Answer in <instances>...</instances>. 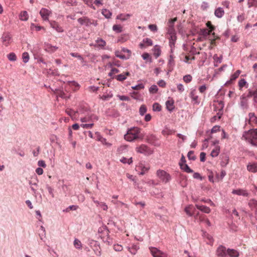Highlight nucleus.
I'll return each mask as SVG.
<instances>
[{"label": "nucleus", "instance_id": "51", "mask_svg": "<svg viewBox=\"0 0 257 257\" xmlns=\"http://www.w3.org/2000/svg\"><path fill=\"white\" fill-rule=\"evenodd\" d=\"M70 55L73 56V57H77V58H78L79 60H82L83 59V58L82 57L78 54V53H70Z\"/></svg>", "mask_w": 257, "mask_h": 257}, {"label": "nucleus", "instance_id": "5", "mask_svg": "<svg viewBox=\"0 0 257 257\" xmlns=\"http://www.w3.org/2000/svg\"><path fill=\"white\" fill-rule=\"evenodd\" d=\"M78 22L81 25H85L86 26H89L92 25L90 20L86 17L80 18L78 19Z\"/></svg>", "mask_w": 257, "mask_h": 257}, {"label": "nucleus", "instance_id": "27", "mask_svg": "<svg viewBox=\"0 0 257 257\" xmlns=\"http://www.w3.org/2000/svg\"><path fill=\"white\" fill-rule=\"evenodd\" d=\"M23 61L24 63H27L29 60V55L27 52H24L22 55Z\"/></svg>", "mask_w": 257, "mask_h": 257}, {"label": "nucleus", "instance_id": "61", "mask_svg": "<svg viewBox=\"0 0 257 257\" xmlns=\"http://www.w3.org/2000/svg\"><path fill=\"white\" fill-rule=\"evenodd\" d=\"M201 8L203 10H206L208 8V4L207 3L204 2L201 5Z\"/></svg>", "mask_w": 257, "mask_h": 257}, {"label": "nucleus", "instance_id": "9", "mask_svg": "<svg viewBox=\"0 0 257 257\" xmlns=\"http://www.w3.org/2000/svg\"><path fill=\"white\" fill-rule=\"evenodd\" d=\"M169 39V46L171 47V52H172L173 48L175 47V44L177 40L176 35H172L170 36Z\"/></svg>", "mask_w": 257, "mask_h": 257}, {"label": "nucleus", "instance_id": "13", "mask_svg": "<svg viewBox=\"0 0 257 257\" xmlns=\"http://www.w3.org/2000/svg\"><path fill=\"white\" fill-rule=\"evenodd\" d=\"M180 168L187 173H192L193 171L186 164L179 163Z\"/></svg>", "mask_w": 257, "mask_h": 257}, {"label": "nucleus", "instance_id": "22", "mask_svg": "<svg viewBox=\"0 0 257 257\" xmlns=\"http://www.w3.org/2000/svg\"><path fill=\"white\" fill-rule=\"evenodd\" d=\"M131 16V15L130 14H126L125 15H123V14H120L117 16L116 19L124 21L127 20Z\"/></svg>", "mask_w": 257, "mask_h": 257}, {"label": "nucleus", "instance_id": "56", "mask_svg": "<svg viewBox=\"0 0 257 257\" xmlns=\"http://www.w3.org/2000/svg\"><path fill=\"white\" fill-rule=\"evenodd\" d=\"M193 178L195 179H199L200 180L202 179V177L201 176L200 174L198 173H194L193 174Z\"/></svg>", "mask_w": 257, "mask_h": 257}, {"label": "nucleus", "instance_id": "53", "mask_svg": "<svg viewBox=\"0 0 257 257\" xmlns=\"http://www.w3.org/2000/svg\"><path fill=\"white\" fill-rule=\"evenodd\" d=\"M142 57L144 60H147L150 58V62H151V58H150V55L148 53H145L142 55Z\"/></svg>", "mask_w": 257, "mask_h": 257}, {"label": "nucleus", "instance_id": "38", "mask_svg": "<svg viewBox=\"0 0 257 257\" xmlns=\"http://www.w3.org/2000/svg\"><path fill=\"white\" fill-rule=\"evenodd\" d=\"M62 190L64 191V193L65 194V195H66L68 193H69V189L67 185H63L62 187Z\"/></svg>", "mask_w": 257, "mask_h": 257}, {"label": "nucleus", "instance_id": "8", "mask_svg": "<svg viewBox=\"0 0 257 257\" xmlns=\"http://www.w3.org/2000/svg\"><path fill=\"white\" fill-rule=\"evenodd\" d=\"M3 40V43L4 45L7 46L10 43L11 37L9 34L5 33L3 34L2 37Z\"/></svg>", "mask_w": 257, "mask_h": 257}, {"label": "nucleus", "instance_id": "33", "mask_svg": "<svg viewBox=\"0 0 257 257\" xmlns=\"http://www.w3.org/2000/svg\"><path fill=\"white\" fill-rule=\"evenodd\" d=\"M143 42L146 44H147L148 46H152L153 45V41L152 40L148 38L144 39L143 40Z\"/></svg>", "mask_w": 257, "mask_h": 257}, {"label": "nucleus", "instance_id": "20", "mask_svg": "<svg viewBox=\"0 0 257 257\" xmlns=\"http://www.w3.org/2000/svg\"><path fill=\"white\" fill-rule=\"evenodd\" d=\"M20 19L22 21H27L28 19L27 12L23 11L20 15Z\"/></svg>", "mask_w": 257, "mask_h": 257}, {"label": "nucleus", "instance_id": "28", "mask_svg": "<svg viewBox=\"0 0 257 257\" xmlns=\"http://www.w3.org/2000/svg\"><path fill=\"white\" fill-rule=\"evenodd\" d=\"M112 30L116 33H120L122 31V27L118 25H114L112 27Z\"/></svg>", "mask_w": 257, "mask_h": 257}, {"label": "nucleus", "instance_id": "15", "mask_svg": "<svg viewBox=\"0 0 257 257\" xmlns=\"http://www.w3.org/2000/svg\"><path fill=\"white\" fill-rule=\"evenodd\" d=\"M139 248V246L137 244H133L131 246L127 247V249L132 254H135Z\"/></svg>", "mask_w": 257, "mask_h": 257}, {"label": "nucleus", "instance_id": "60", "mask_svg": "<svg viewBox=\"0 0 257 257\" xmlns=\"http://www.w3.org/2000/svg\"><path fill=\"white\" fill-rule=\"evenodd\" d=\"M177 18H174L169 20V25H174V23L177 21Z\"/></svg>", "mask_w": 257, "mask_h": 257}, {"label": "nucleus", "instance_id": "3", "mask_svg": "<svg viewBox=\"0 0 257 257\" xmlns=\"http://www.w3.org/2000/svg\"><path fill=\"white\" fill-rule=\"evenodd\" d=\"M150 251L154 257H165V254L156 247H150Z\"/></svg>", "mask_w": 257, "mask_h": 257}, {"label": "nucleus", "instance_id": "32", "mask_svg": "<svg viewBox=\"0 0 257 257\" xmlns=\"http://www.w3.org/2000/svg\"><path fill=\"white\" fill-rule=\"evenodd\" d=\"M115 78L119 81H122L125 80L126 77L123 74H120L116 76Z\"/></svg>", "mask_w": 257, "mask_h": 257}, {"label": "nucleus", "instance_id": "45", "mask_svg": "<svg viewBox=\"0 0 257 257\" xmlns=\"http://www.w3.org/2000/svg\"><path fill=\"white\" fill-rule=\"evenodd\" d=\"M149 169V167H143L142 168V171L140 173V175H143L145 174V173L146 172H147Z\"/></svg>", "mask_w": 257, "mask_h": 257}, {"label": "nucleus", "instance_id": "46", "mask_svg": "<svg viewBox=\"0 0 257 257\" xmlns=\"http://www.w3.org/2000/svg\"><path fill=\"white\" fill-rule=\"evenodd\" d=\"M206 159V153L201 152L200 154V159L201 162H204Z\"/></svg>", "mask_w": 257, "mask_h": 257}, {"label": "nucleus", "instance_id": "21", "mask_svg": "<svg viewBox=\"0 0 257 257\" xmlns=\"http://www.w3.org/2000/svg\"><path fill=\"white\" fill-rule=\"evenodd\" d=\"M89 244L90 246L93 248L94 247H98L99 248V243L98 241L94 240H89Z\"/></svg>", "mask_w": 257, "mask_h": 257}, {"label": "nucleus", "instance_id": "25", "mask_svg": "<svg viewBox=\"0 0 257 257\" xmlns=\"http://www.w3.org/2000/svg\"><path fill=\"white\" fill-rule=\"evenodd\" d=\"M8 58L10 61H15L17 60V56L14 53H10L8 55Z\"/></svg>", "mask_w": 257, "mask_h": 257}, {"label": "nucleus", "instance_id": "4", "mask_svg": "<svg viewBox=\"0 0 257 257\" xmlns=\"http://www.w3.org/2000/svg\"><path fill=\"white\" fill-rule=\"evenodd\" d=\"M137 151L140 153L148 155L150 153L149 148L145 145H142L136 148Z\"/></svg>", "mask_w": 257, "mask_h": 257}, {"label": "nucleus", "instance_id": "11", "mask_svg": "<svg viewBox=\"0 0 257 257\" xmlns=\"http://www.w3.org/2000/svg\"><path fill=\"white\" fill-rule=\"evenodd\" d=\"M40 14L44 20L48 19L49 11L46 9H42L40 12Z\"/></svg>", "mask_w": 257, "mask_h": 257}, {"label": "nucleus", "instance_id": "7", "mask_svg": "<svg viewBox=\"0 0 257 257\" xmlns=\"http://www.w3.org/2000/svg\"><path fill=\"white\" fill-rule=\"evenodd\" d=\"M103 228L105 230H104V234H106L107 238L106 239H105L104 237H101V238L102 239L103 241L104 242H106L108 245H110L112 243V241H111V240H110L109 236V231L106 226H105Z\"/></svg>", "mask_w": 257, "mask_h": 257}, {"label": "nucleus", "instance_id": "6", "mask_svg": "<svg viewBox=\"0 0 257 257\" xmlns=\"http://www.w3.org/2000/svg\"><path fill=\"white\" fill-rule=\"evenodd\" d=\"M38 182V180L36 178L29 181V184L31 185V189L34 193H36V189L35 187H37Z\"/></svg>", "mask_w": 257, "mask_h": 257}, {"label": "nucleus", "instance_id": "48", "mask_svg": "<svg viewBox=\"0 0 257 257\" xmlns=\"http://www.w3.org/2000/svg\"><path fill=\"white\" fill-rule=\"evenodd\" d=\"M38 165L39 167L45 168L46 167V163L43 160H40L38 162Z\"/></svg>", "mask_w": 257, "mask_h": 257}, {"label": "nucleus", "instance_id": "1", "mask_svg": "<svg viewBox=\"0 0 257 257\" xmlns=\"http://www.w3.org/2000/svg\"><path fill=\"white\" fill-rule=\"evenodd\" d=\"M143 137V135L141 134V129L137 127L130 128L124 136V139L128 142H132L140 138L142 139Z\"/></svg>", "mask_w": 257, "mask_h": 257}, {"label": "nucleus", "instance_id": "36", "mask_svg": "<svg viewBox=\"0 0 257 257\" xmlns=\"http://www.w3.org/2000/svg\"><path fill=\"white\" fill-rule=\"evenodd\" d=\"M192 80V76L190 75H186L183 77V80L186 82L189 83Z\"/></svg>", "mask_w": 257, "mask_h": 257}, {"label": "nucleus", "instance_id": "35", "mask_svg": "<svg viewBox=\"0 0 257 257\" xmlns=\"http://www.w3.org/2000/svg\"><path fill=\"white\" fill-rule=\"evenodd\" d=\"M144 88V85L142 83L139 84L134 86H132V88L134 90H140Z\"/></svg>", "mask_w": 257, "mask_h": 257}, {"label": "nucleus", "instance_id": "10", "mask_svg": "<svg viewBox=\"0 0 257 257\" xmlns=\"http://www.w3.org/2000/svg\"><path fill=\"white\" fill-rule=\"evenodd\" d=\"M174 101L172 99L171 100H168L166 102V108L168 111L171 112L174 110Z\"/></svg>", "mask_w": 257, "mask_h": 257}, {"label": "nucleus", "instance_id": "26", "mask_svg": "<svg viewBox=\"0 0 257 257\" xmlns=\"http://www.w3.org/2000/svg\"><path fill=\"white\" fill-rule=\"evenodd\" d=\"M147 107L145 105H142L139 109L140 114L141 115H144L145 113L147 112Z\"/></svg>", "mask_w": 257, "mask_h": 257}, {"label": "nucleus", "instance_id": "57", "mask_svg": "<svg viewBox=\"0 0 257 257\" xmlns=\"http://www.w3.org/2000/svg\"><path fill=\"white\" fill-rule=\"evenodd\" d=\"M36 172L37 174L40 175L43 173V170L41 168L39 167L36 169Z\"/></svg>", "mask_w": 257, "mask_h": 257}, {"label": "nucleus", "instance_id": "31", "mask_svg": "<svg viewBox=\"0 0 257 257\" xmlns=\"http://www.w3.org/2000/svg\"><path fill=\"white\" fill-rule=\"evenodd\" d=\"M154 111H160L161 110V106L158 103H155L153 105Z\"/></svg>", "mask_w": 257, "mask_h": 257}, {"label": "nucleus", "instance_id": "52", "mask_svg": "<svg viewBox=\"0 0 257 257\" xmlns=\"http://www.w3.org/2000/svg\"><path fill=\"white\" fill-rule=\"evenodd\" d=\"M99 206L103 210H107V205L103 203V202H100Z\"/></svg>", "mask_w": 257, "mask_h": 257}, {"label": "nucleus", "instance_id": "16", "mask_svg": "<svg viewBox=\"0 0 257 257\" xmlns=\"http://www.w3.org/2000/svg\"><path fill=\"white\" fill-rule=\"evenodd\" d=\"M96 43H97V46L100 47L101 49H103L104 47L106 45L105 41L104 40H103V39H100H100L98 38L96 40ZM95 46L96 47V45H95Z\"/></svg>", "mask_w": 257, "mask_h": 257}, {"label": "nucleus", "instance_id": "63", "mask_svg": "<svg viewBox=\"0 0 257 257\" xmlns=\"http://www.w3.org/2000/svg\"><path fill=\"white\" fill-rule=\"evenodd\" d=\"M151 117L152 116L150 114H147L145 117V120L146 121H149L151 120Z\"/></svg>", "mask_w": 257, "mask_h": 257}, {"label": "nucleus", "instance_id": "34", "mask_svg": "<svg viewBox=\"0 0 257 257\" xmlns=\"http://www.w3.org/2000/svg\"><path fill=\"white\" fill-rule=\"evenodd\" d=\"M74 245L76 248H80L81 247V243L78 239H75L74 241Z\"/></svg>", "mask_w": 257, "mask_h": 257}, {"label": "nucleus", "instance_id": "49", "mask_svg": "<svg viewBox=\"0 0 257 257\" xmlns=\"http://www.w3.org/2000/svg\"><path fill=\"white\" fill-rule=\"evenodd\" d=\"M83 1L85 4L87 5L88 6L92 7L94 9H95L94 7L92 6L93 0H83Z\"/></svg>", "mask_w": 257, "mask_h": 257}, {"label": "nucleus", "instance_id": "14", "mask_svg": "<svg viewBox=\"0 0 257 257\" xmlns=\"http://www.w3.org/2000/svg\"><path fill=\"white\" fill-rule=\"evenodd\" d=\"M51 27L55 29L58 32H62L63 30L62 27H60L57 23L56 22H52L50 23Z\"/></svg>", "mask_w": 257, "mask_h": 257}, {"label": "nucleus", "instance_id": "18", "mask_svg": "<svg viewBox=\"0 0 257 257\" xmlns=\"http://www.w3.org/2000/svg\"><path fill=\"white\" fill-rule=\"evenodd\" d=\"M161 52V51L160 46L158 45H156L154 48V55L156 58H157L160 56Z\"/></svg>", "mask_w": 257, "mask_h": 257}, {"label": "nucleus", "instance_id": "41", "mask_svg": "<svg viewBox=\"0 0 257 257\" xmlns=\"http://www.w3.org/2000/svg\"><path fill=\"white\" fill-rule=\"evenodd\" d=\"M119 99L122 101H129L130 98L129 97L125 95H118L117 96Z\"/></svg>", "mask_w": 257, "mask_h": 257}, {"label": "nucleus", "instance_id": "58", "mask_svg": "<svg viewBox=\"0 0 257 257\" xmlns=\"http://www.w3.org/2000/svg\"><path fill=\"white\" fill-rule=\"evenodd\" d=\"M177 89L180 92H182L184 90V86L182 84L177 85Z\"/></svg>", "mask_w": 257, "mask_h": 257}, {"label": "nucleus", "instance_id": "40", "mask_svg": "<svg viewBox=\"0 0 257 257\" xmlns=\"http://www.w3.org/2000/svg\"><path fill=\"white\" fill-rule=\"evenodd\" d=\"M94 124L93 123H88V124H81L80 126L83 127V128H91L93 126Z\"/></svg>", "mask_w": 257, "mask_h": 257}, {"label": "nucleus", "instance_id": "62", "mask_svg": "<svg viewBox=\"0 0 257 257\" xmlns=\"http://www.w3.org/2000/svg\"><path fill=\"white\" fill-rule=\"evenodd\" d=\"M206 89V87L205 85H202L199 87V91L200 92L203 93Z\"/></svg>", "mask_w": 257, "mask_h": 257}, {"label": "nucleus", "instance_id": "47", "mask_svg": "<svg viewBox=\"0 0 257 257\" xmlns=\"http://www.w3.org/2000/svg\"><path fill=\"white\" fill-rule=\"evenodd\" d=\"M46 188L47 189L49 194L51 195V196L52 197H54V194L53 193V189L51 188V187H50L48 185H47Z\"/></svg>", "mask_w": 257, "mask_h": 257}, {"label": "nucleus", "instance_id": "59", "mask_svg": "<svg viewBox=\"0 0 257 257\" xmlns=\"http://www.w3.org/2000/svg\"><path fill=\"white\" fill-rule=\"evenodd\" d=\"M90 119V118L89 117H81L80 118V121L82 122H88L89 121Z\"/></svg>", "mask_w": 257, "mask_h": 257}, {"label": "nucleus", "instance_id": "19", "mask_svg": "<svg viewBox=\"0 0 257 257\" xmlns=\"http://www.w3.org/2000/svg\"><path fill=\"white\" fill-rule=\"evenodd\" d=\"M102 14L104 17L107 19H109L111 17L112 15L111 12H110L107 9H103L101 12Z\"/></svg>", "mask_w": 257, "mask_h": 257}, {"label": "nucleus", "instance_id": "23", "mask_svg": "<svg viewBox=\"0 0 257 257\" xmlns=\"http://www.w3.org/2000/svg\"><path fill=\"white\" fill-rule=\"evenodd\" d=\"M58 49L56 46H53L51 44H46V49L48 50V51L54 52Z\"/></svg>", "mask_w": 257, "mask_h": 257}, {"label": "nucleus", "instance_id": "2", "mask_svg": "<svg viewBox=\"0 0 257 257\" xmlns=\"http://www.w3.org/2000/svg\"><path fill=\"white\" fill-rule=\"evenodd\" d=\"M158 177L165 183L169 182L171 179V176L164 170H159L157 172Z\"/></svg>", "mask_w": 257, "mask_h": 257}, {"label": "nucleus", "instance_id": "54", "mask_svg": "<svg viewBox=\"0 0 257 257\" xmlns=\"http://www.w3.org/2000/svg\"><path fill=\"white\" fill-rule=\"evenodd\" d=\"M158 84L160 87H164L166 86V82L163 80H160L158 81Z\"/></svg>", "mask_w": 257, "mask_h": 257}, {"label": "nucleus", "instance_id": "39", "mask_svg": "<svg viewBox=\"0 0 257 257\" xmlns=\"http://www.w3.org/2000/svg\"><path fill=\"white\" fill-rule=\"evenodd\" d=\"M113 249L116 251H120L122 250L123 247L121 245L114 244L113 246Z\"/></svg>", "mask_w": 257, "mask_h": 257}, {"label": "nucleus", "instance_id": "43", "mask_svg": "<svg viewBox=\"0 0 257 257\" xmlns=\"http://www.w3.org/2000/svg\"><path fill=\"white\" fill-rule=\"evenodd\" d=\"M149 28L151 31L156 32L157 31V26L156 25L151 24L149 25Z\"/></svg>", "mask_w": 257, "mask_h": 257}, {"label": "nucleus", "instance_id": "24", "mask_svg": "<svg viewBox=\"0 0 257 257\" xmlns=\"http://www.w3.org/2000/svg\"><path fill=\"white\" fill-rule=\"evenodd\" d=\"M187 157L189 160L193 161H194L196 159V156L194 155V151H190L188 152Z\"/></svg>", "mask_w": 257, "mask_h": 257}, {"label": "nucleus", "instance_id": "12", "mask_svg": "<svg viewBox=\"0 0 257 257\" xmlns=\"http://www.w3.org/2000/svg\"><path fill=\"white\" fill-rule=\"evenodd\" d=\"M200 37L199 38L200 40L203 39H207L209 35V30L207 29H201L200 32Z\"/></svg>", "mask_w": 257, "mask_h": 257}, {"label": "nucleus", "instance_id": "29", "mask_svg": "<svg viewBox=\"0 0 257 257\" xmlns=\"http://www.w3.org/2000/svg\"><path fill=\"white\" fill-rule=\"evenodd\" d=\"M158 88L157 85H153L149 88V91L151 93H156L158 91Z\"/></svg>", "mask_w": 257, "mask_h": 257}, {"label": "nucleus", "instance_id": "30", "mask_svg": "<svg viewBox=\"0 0 257 257\" xmlns=\"http://www.w3.org/2000/svg\"><path fill=\"white\" fill-rule=\"evenodd\" d=\"M168 34L170 35V36H171L172 35H176L175 30L174 28V25H169L168 30Z\"/></svg>", "mask_w": 257, "mask_h": 257}, {"label": "nucleus", "instance_id": "64", "mask_svg": "<svg viewBox=\"0 0 257 257\" xmlns=\"http://www.w3.org/2000/svg\"><path fill=\"white\" fill-rule=\"evenodd\" d=\"M72 127L74 130H77L80 127V125L78 123H74L72 125Z\"/></svg>", "mask_w": 257, "mask_h": 257}, {"label": "nucleus", "instance_id": "37", "mask_svg": "<svg viewBox=\"0 0 257 257\" xmlns=\"http://www.w3.org/2000/svg\"><path fill=\"white\" fill-rule=\"evenodd\" d=\"M115 55L116 57H117L120 59H121L123 60L126 59L125 56L124 55H122V54H119V52L118 51H115Z\"/></svg>", "mask_w": 257, "mask_h": 257}, {"label": "nucleus", "instance_id": "44", "mask_svg": "<svg viewBox=\"0 0 257 257\" xmlns=\"http://www.w3.org/2000/svg\"><path fill=\"white\" fill-rule=\"evenodd\" d=\"M66 113L70 116H72L73 115H75L76 113H77V112L70 109L66 110Z\"/></svg>", "mask_w": 257, "mask_h": 257}, {"label": "nucleus", "instance_id": "42", "mask_svg": "<svg viewBox=\"0 0 257 257\" xmlns=\"http://www.w3.org/2000/svg\"><path fill=\"white\" fill-rule=\"evenodd\" d=\"M168 65L170 66H173L174 65V57L172 55H170V58L168 62Z\"/></svg>", "mask_w": 257, "mask_h": 257}, {"label": "nucleus", "instance_id": "55", "mask_svg": "<svg viewBox=\"0 0 257 257\" xmlns=\"http://www.w3.org/2000/svg\"><path fill=\"white\" fill-rule=\"evenodd\" d=\"M93 249L97 255H98V256L100 255L101 253H100V247H99V248L94 247V248H93Z\"/></svg>", "mask_w": 257, "mask_h": 257}, {"label": "nucleus", "instance_id": "17", "mask_svg": "<svg viewBox=\"0 0 257 257\" xmlns=\"http://www.w3.org/2000/svg\"><path fill=\"white\" fill-rule=\"evenodd\" d=\"M196 206L197 208L200 210V211L206 213H209V208L207 207L206 206L200 204H196Z\"/></svg>", "mask_w": 257, "mask_h": 257}, {"label": "nucleus", "instance_id": "50", "mask_svg": "<svg viewBox=\"0 0 257 257\" xmlns=\"http://www.w3.org/2000/svg\"><path fill=\"white\" fill-rule=\"evenodd\" d=\"M195 90H192L190 92V97L194 100H196L198 98V96L195 95Z\"/></svg>", "mask_w": 257, "mask_h": 257}]
</instances>
